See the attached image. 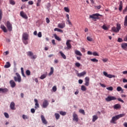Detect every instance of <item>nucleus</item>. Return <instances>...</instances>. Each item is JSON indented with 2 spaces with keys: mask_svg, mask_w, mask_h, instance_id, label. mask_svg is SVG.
I'll list each match as a JSON object with an SVG mask.
<instances>
[{
  "mask_svg": "<svg viewBox=\"0 0 127 127\" xmlns=\"http://www.w3.org/2000/svg\"><path fill=\"white\" fill-rule=\"evenodd\" d=\"M125 116L126 114H122L114 116L113 117H112V119H111L110 123L111 124H117L116 122H117L118 120L120 119V118H123V117H125Z\"/></svg>",
  "mask_w": 127,
  "mask_h": 127,
  "instance_id": "f257e3e1",
  "label": "nucleus"
},
{
  "mask_svg": "<svg viewBox=\"0 0 127 127\" xmlns=\"http://www.w3.org/2000/svg\"><path fill=\"white\" fill-rule=\"evenodd\" d=\"M100 16H102V15L99 13H95L89 16L90 18H92L94 21H97V19H100L101 18Z\"/></svg>",
  "mask_w": 127,
  "mask_h": 127,
  "instance_id": "f03ea898",
  "label": "nucleus"
},
{
  "mask_svg": "<svg viewBox=\"0 0 127 127\" xmlns=\"http://www.w3.org/2000/svg\"><path fill=\"white\" fill-rule=\"evenodd\" d=\"M121 28H122V27H121V24L118 23L117 24V27H113L112 28V30L114 32H119L120 30H121Z\"/></svg>",
  "mask_w": 127,
  "mask_h": 127,
  "instance_id": "7ed1b4c3",
  "label": "nucleus"
},
{
  "mask_svg": "<svg viewBox=\"0 0 127 127\" xmlns=\"http://www.w3.org/2000/svg\"><path fill=\"white\" fill-rule=\"evenodd\" d=\"M27 55L28 56L31 57V59H36L37 58V55H33V53L31 51H29L27 53Z\"/></svg>",
  "mask_w": 127,
  "mask_h": 127,
  "instance_id": "20e7f679",
  "label": "nucleus"
},
{
  "mask_svg": "<svg viewBox=\"0 0 127 127\" xmlns=\"http://www.w3.org/2000/svg\"><path fill=\"white\" fill-rule=\"evenodd\" d=\"M16 75L17 77H16V76L14 77V81L15 82H19V83H20V82H21V77H20V75L17 72L16 73Z\"/></svg>",
  "mask_w": 127,
  "mask_h": 127,
  "instance_id": "39448f33",
  "label": "nucleus"
},
{
  "mask_svg": "<svg viewBox=\"0 0 127 127\" xmlns=\"http://www.w3.org/2000/svg\"><path fill=\"white\" fill-rule=\"evenodd\" d=\"M6 26L7 29L9 30V31H11V30H12V25L10 23V22H9V21H7L6 22Z\"/></svg>",
  "mask_w": 127,
  "mask_h": 127,
  "instance_id": "423d86ee",
  "label": "nucleus"
},
{
  "mask_svg": "<svg viewBox=\"0 0 127 127\" xmlns=\"http://www.w3.org/2000/svg\"><path fill=\"white\" fill-rule=\"evenodd\" d=\"M105 100L106 102H111V101H115V100H117V98L114 96H108Z\"/></svg>",
  "mask_w": 127,
  "mask_h": 127,
  "instance_id": "0eeeda50",
  "label": "nucleus"
},
{
  "mask_svg": "<svg viewBox=\"0 0 127 127\" xmlns=\"http://www.w3.org/2000/svg\"><path fill=\"white\" fill-rule=\"evenodd\" d=\"M73 119L72 120L76 123L79 122V118H78V115L76 113L74 112L72 115Z\"/></svg>",
  "mask_w": 127,
  "mask_h": 127,
  "instance_id": "6e6552de",
  "label": "nucleus"
},
{
  "mask_svg": "<svg viewBox=\"0 0 127 127\" xmlns=\"http://www.w3.org/2000/svg\"><path fill=\"white\" fill-rule=\"evenodd\" d=\"M71 40H67L66 42V45L67 46V49L68 50H70L72 48V45H71V44L70 42H71Z\"/></svg>",
  "mask_w": 127,
  "mask_h": 127,
  "instance_id": "1a4fd4ad",
  "label": "nucleus"
},
{
  "mask_svg": "<svg viewBox=\"0 0 127 127\" xmlns=\"http://www.w3.org/2000/svg\"><path fill=\"white\" fill-rule=\"evenodd\" d=\"M85 86H86L88 87L89 85H90V78L89 77L86 76L85 78V83H84Z\"/></svg>",
  "mask_w": 127,
  "mask_h": 127,
  "instance_id": "9d476101",
  "label": "nucleus"
},
{
  "mask_svg": "<svg viewBox=\"0 0 127 127\" xmlns=\"http://www.w3.org/2000/svg\"><path fill=\"white\" fill-rule=\"evenodd\" d=\"M103 75L105 76V77H107V78H115V76L112 74H109L106 71H103Z\"/></svg>",
  "mask_w": 127,
  "mask_h": 127,
  "instance_id": "9b49d317",
  "label": "nucleus"
},
{
  "mask_svg": "<svg viewBox=\"0 0 127 127\" xmlns=\"http://www.w3.org/2000/svg\"><path fill=\"white\" fill-rule=\"evenodd\" d=\"M77 77H84L85 75H87V72L84 70L81 73H78V71H77Z\"/></svg>",
  "mask_w": 127,
  "mask_h": 127,
  "instance_id": "f8f14e48",
  "label": "nucleus"
},
{
  "mask_svg": "<svg viewBox=\"0 0 127 127\" xmlns=\"http://www.w3.org/2000/svg\"><path fill=\"white\" fill-rule=\"evenodd\" d=\"M48 105H49V103H48V101L45 100L44 102H43V105L42 107L44 109L47 108L48 107Z\"/></svg>",
  "mask_w": 127,
  "mask_h": 127,
  "instance_id": "ddd939ff",
  "label": "nucleus"
},
{
  "mask_svg": "<svg viewBox=\"0 0 127 127\" xmlns=\"http://www.w3.org/2000/svg\"><path fill=\"white\" fill-rule=\"evenodd\" d=\"M41 121L44 124V125H47L48 124V122H47V121H46V119H45V117H44V116L41 115Z\"/></svg>",
  "mask_w": 127,
  "mask_h": 127,
  "instance_id": "4468645a",
  "label": "nucleus"
},
{
  "mask_svg": "<svg viewBox=\"0 0 127 127\" xmlns=\"http://www.w3.org/2000/svg\"><path fill=\"white\" fill-rule=\"evenodd\" d=\"M22 40H28V34L24 33L22 35Z\"/></svg>",
  "mask_w": 127,
  "mask_h": 127,
  "instance_id": "2eb2a0df",
  "label": "nucleus"
},
{
  "mask_svg": "<svg viewBox=\"0 0 127 127\" xmlns=\"http://www.w3.org/2000/svg\"><path fill=\"white\" fill-rule=\"evenodd\" d=\"M65 26H66V25H65V23H59L58 25V27H59V28L63 29L64 28V27H65Z\"/></svg>",
  "mask_w": 127,
  "mask_h": 127,
  "instance_id": "dca6fc26",
  "label": "nucleus"
},
{
  "mask_svg": "<svg viewBox=\"0 0 127 127\" xmlns=\"http://www.w3.org/2000/svg\"><path fill=\"white\" fill-rule=\"evenodd\" d=\"M20 14L21 16H22V17H23V18H25V19H27V18H28L27 15H26L23 11H21L20 13Z\"/></svg>",
  "mask_w": 127,
  "mask_h": 127,
  "instance_id": "f3484780",
  "label": "nucleus"
},
{
  "mask_svg": "<svg viewBox=\"0 0 127 127\" xmlns=\"http://www.w3.org/2000/svg\"><path fill=\"white\" fill-rule=\"evenodd\" d=\"M9 83L10 84L11 88H14V87L16 86V84L15 83V82H14V81H13V80H10L9 81Z\"/></svg>",
  "mask_w": 127,
  "mask_h": 127,
  "instance_id": "a211bd4d",
  "label": "nucleus"
},
{
  "mask_svg": "<svg viewBox=\"0 0 127 127\" xmlns=\"http://www.w3.org/2000/svg\"><path fill=\"white\" fill-rule=\"evenodd\" d=\"M121 47L124 50H127V43H123L121 44Z\"/></svg>",
  "mask_w": 127,
  "mask_h": 127,
  "instance_id": "6ab92c4d",
  "label": "nucleus"
},
{
  "mask_svg": "<svg viewBox=\"0 0 127 127\" xmlns=\"http://www.w3.org/2000/svg\"><path fill=\"white\" fill-rule=\"evenodd\" d=\"M10 108L11 110H15V104L14 102H12L10 104Z\"/></svg>",
  "mask_w": 127,
  "mask_h": 127,
  "instance_id": "aec40b11",
  "label": "nucleus"
},
{
  "mask_svg": "<svg viewBox=\"0 0 127 127\" xmlns=\"http://www.w3.org/2000/svg\"><path fill=\"white\" fill-rule=\"evenodd\" d=\"M34 102L35 103V109H38V108H39V104H38V100H37V99H35Z\"/></svg>",
  "mask_w": 127,
  "mask_h": 127,
  "instance_id": "412c9836",
  "label": "nucleus"
},
{
  "mask_svg": "<svg viewBox=\"0 0 127 127\" xmlns=\"http://www.w3.org/2000/svg\"><path fill=\"white\" fill-rule=\"evenodd\" d=\"M113 108L115 110H119V109H121L122 108V106L119 104H115L114 105Z\"/></svg>",
  "mask_w": 127,
  "mask_h": 127,
  "instance_id": "4be33fe9",
  "label": "nucleus"
},
{
  "mask_svg": "<svg viewBox=\"0 0 127 127\" xmlns=\"http://www.w3.org/2000/svg\"><path fill=\"white\" fill-rule=\"evenodd\" d=\"M0 28L2 29V30H3L4 32L5 33L7 32V29H6L5 26H4L3 25H0Z\"/></svg>",
  "mask_w": 127,
  "mask_h": 127,
  "instance_id": "5701e85b",
  "label": "nucleus"
},
{
  "mask_svg": "<svg viewBox=\"0 0 127 127\" xmlns=\"http://www.w3.org/2000/svg\"><path fill=\"white\" fill-rule=\"evenodd\" d=\"M119 9L120 11H122V10H123V1H120V2Z\"/></svg>",
  "mask_w": 127,
  "mask_h": 127,
  "instance_id": "b1692460",
  "label": "nucleus"
},
{
  "mask_svg": "<svg viewBox=\"0 0 127 127\" xmlns=\"http://www.w3.org/2000/svg\"><path fill=\"white\" fill-rule=\"evenodd\" d=\"M92 122L93 123H95V122H96L97 121V120H98V116L97 115H94L93 117H92Z\"/></svg>",
  "mask_w": 127,
  "mask_h": 127,
  "instance_id": "393cba45",
  "label": "nucleus"
},
{
  "mask_svg": "<svg viewBox=\"0 0 127 127\" xmlns=\"http://www.w3.org/2000/svg\"><path fill=\"white\" fill-rule=\"evenodd\" d=\"M8 91L7 88H0V93H6Z\"/></svg>",
  "mask_w": 127,
  "mask_h": 127,
  "instance_id": "a878e982",
  "label": "nucleus"
},
{
  "mask_svg": "<svg viewBox=\"0 0 127 127\" xmlns=\"http://www.w3.org/2000/svg\"><path fill=\"white\" fill-rule=\"evenodd\" d=\"M46 77H47V72H46L45 74L42 75L40 76V79H41V80H43V79H45Z\"/></svg>",
  "mask_w": 127,
  "mask_h": 127,
  "instance_id": "bb28decb",
  "label": "nucleus"
},
{
  "mask_svg": "<svg viewBox=\"0 0 127 127\" xmlns=\"http://www.w3.org/2000/svg\"><path fill=\"white\" fill-rule=\"evenodd\" d=\"M54 36L57 40L58 41H61V38L60 37H58L56 34H54Z\"/></svg>",
  "mask_w": 127,
  "mask_h": 127,
  "instance_id": "cd10ccee",
  "label": "nucleus"
},
{
  "mask_svg": "<svg viewBox=\"0 0 127 127\" xmlns=\"http://www.w3.org/2000/svg\"><path fill=\"white\" fill-rule=\"evenodd\" d=\"M60 54H61L62 57L64 59H66L67 58L66 57V56L64 54V53H63V52L62 51H60Z\"/></svg>",
  "mask_w": 127,
  "mask_h": 127,
  "instance_id": "c85d7f7f",
  "label": "nucleus"
},
{
  "mask_svg": "<svg viewBox=\"0 0 127 127\" xmlns=\"http://www.w3.org/2000/svg\"><path fill=\"white\" fill-rule=\"evenodd\" d=\"M75 54L78 56H82V53H81L80 51L76 50L75 51Z\"/></svg>",
  "mask_w": 127,
  "mask_h": 127,
  "instance_id": "c756f323",
  "label": "nucleus"
},
{
  "mask_svg": "<svg viewBox=\"0 0 127 127\" xmlns=\"http://www.w3.org/2000/svg\"><path fill=\"white\" fill-rule=\"evenodd\" d=\"M54 72V68H53V67H51V71L49 73V76H51V75L53 74Z\"/></svg>",
  "mask_w": 127,
  "mask_h": 127,
  "instance_id": "7c9ffc66",
  "label": "nucleus"
},
{
  "mask_svg": "<svg viewBox=\"0 0 127 127\" xmlns=\"http://www.w3.org/2000/svg\"><path fill=\"white\" fill-rule=\"evenodd\" d=\"M4 67L5 68H9V67H10V64L9 62H7L6 64L4 65Z\"/></svg>",
  "mask_w": 127,
  "mask_h": 127,
  "instance_id": "2f4dec72",
  "label": "nucleus"
},
{
  "mask_svg": "<svg viewBox=\"0 0 127 127\" xmlns=\"http://www.w3.org/2000/svg\"><path fill=\"white\" fill-rule=\"evenodd\" d=\"M124 26H125V27H127V15L125 17L124 21Z\"/></svg>",
  "mask_w": 127,
  "mask_h": 127,
  "instance_id": "473e14b6",
  "label": "nucleus"
},
{
  "mask_svg": "<svg viewBox=\"0 0 127 127\" xmlns=\"http://www.w3.org/2000/svg\"><path fill=\"white\" fill-rule=\"evenodd\" d=\"M54 31H58V32H63V30L58 28H56L54 29Z\"/></svg>",
  "mask_w": 127,
  "mask_h": 127,
  "instance_id": "72a5a7b5",
  "label": "nucleus"
},
{
  "mask_svg": "<svg viewBox=\"0 0 127 127\" xmlns=\"http://www.w3.org/2000/svg\"><path fill=\"white\" fill-rule=\"evenodd\" d=\"M81 90L85 92L87 90V88H86V86H85L84 85H82L81 87Z\"/></svg>",
  "mask_w": 127,
  "mask_h": 127,
  "instance_id": "f704fd0d",
  "label": "nucleus"
},
{
  "mask_svg": "<svg viewBox=\"0 0 127 127\" xmlns=\"http://www.w3.org/2000/svg\"><path fill=\"white\" fill-rule=\"evenodd\" d=\"M79 113H80V114H82V115H83L84 116H85V110H83V109H80L79 110Z\"/></svg>",
  "mask_w": 127,
  "mask_h": 127,
  "instance_id": "c9c22d12",
  "label": "nucleus"
},
{
  "mask_svg": "<svg viewBox=\"0 0 127 127\" xmlns=\"http://www.w3.org/2000/svg\"><path fill=\"white\" fill-rule=\"evenodd\" d=\"M55 116L56 117V120H59L60 118V115H59V114L55 113Z\"/></svg>",
  "mask_w": 127,
  "mask_h": 127,
  "instance_id": "e433bc0d",
  "label": "nucleus"
},
{
  "mask_svg": "<svg viewBox=\"0 0 127 127\" xmlns=\"http://www.w3.org/2000/svg\"><path fill=\"white\" fill-rule=\"evenodd\" d=\"M9 3L10 4H12V5H14V4H15V2L13 0H10Z\"/></svg>",
  "mask_w": 127,
  "mask_h": 127,
  "instance_id": "4c0bfd02",
  "label": "nucleus"
},
{
  "mask_svg": "<svg viewBox=\"0 0 127 127\" xmlns=\"http://www.w3.org/2000/svg\"><path fill=\"white\" fill-rule=\"evenodd\" d=\"M2 18V10L1 9H0V21L1 20V19Z\"/></svg>",
  "mask_w": 127,
  "mask_h": 127,
  "instance_id": "58836bf2",
  "label": "nucleus"
},
{
  "mask_svg": "<svg viewBox=\"0 0 127 127\" xmlns=\"http://www.w3.org/2000/svg\"><path fill=\"white\" fill-rule=\"evenodd\" d=\"M75 66L76 67H77V68H79V67H80L81 66V64H80L79 63H76L75 64Z\"/></svg>",
  "mask_w": 127,
  "mask_h": 127,
  "instance_id": "ea45409f",
  "label": "nucleus"
},
{
  "mask_svg": "<svg viewBox=\"0 0 127 127\" xmlns=\"http://www.w3.org/2000/svg\"><path fill=\"white\" fill-rule=\"evenodd\" d=\"M64 10H65V11H66V12H70V10H69V8H68L67 7H64Z\"/></svg>",
  "mask_w": 127,
  "mask_h": 127,
  "instance_id": "a19ab883",
  "label": "nucleus"
},
{
  "mask_svg": "<svg viewBox=\"0 0 127 127\" xmlns=\"http://www.w3.org/2000/svg\"><path fill=\"white\" fill-rule=\"evenodd\" d=\"M106 89L107 90H108V91H113V90H114V88H113L112 86L107 87Z\"/></svg>",
  "mask_w": 127,
  "mask_h": 127,
  "instance_id": "79ce46f5",
  "label": "nucleus"
},
{
  "mask_svg": "<svg viewBox=\"0 0 127 127\" xmlns=\"http://www.w3.org/2000/svg\"><path fill=\"white\" fill-rule=\"evenodd\" d=\"M90 61H92V62H98V60L96 59H90Z\"/></svg>",
  "mask_w": 127,
  "mask_h": 127,
  "instance_id": "37998d69",
  "label": "nucleus"
},
{
  "mask_svg": "<svg viewBox=\"0 0 127 127\" xmlns=\"http://www.w3.org/2000/svg\"><path fill=\"white\" fill-rule=\"evenodd\" d=\"M60 115L62 116H66V112H63V111H61L60 112Z\"/></svg>",
  "mask_w": 127,
  "mask_h": 127,
  "instance_id": "c03bdc74",
  "label": "nucleus"
},
{
  "mask_svg": "<svg viewBox=\"0 0 127 127\" xmlns=\"http://www.w3.org/2000/svg\"><path fill=\"white\" fill-rule=\"evenodd\" d=\"M122 90H123V88H122V87L120 86H118L117 88V90L118 91V92H121V91H122Z\"/></svg>",
  "mask_w": 127,
  "mask_h": 127,
  "instance_id": "a18cd8bd",
  "label": "nucleus"
},
{
  "mask_svg": "<svg viewBox=\"0 0 127 127\" xmlns=\"http://www.w3.org/2000/svg\"><path fill=\"white\" fill-rule=\"evenodd\" d=\"M102 28L104 30H108V27L106 25H103Z\"/></svg>",
  "mask_w": 127,
  "mask_h": 127,
  "instance_id": "49530a36",
  "label": "nucleus"
},
{
  "mask_svg": "<svg viewBox=\"0 0 127 127\" xmlns=\"http://www.w3.org/2000/svg\"><path fill=\"white\" fill-rule=\"evenodd\" d=\"M30 73H31L30 70H27L26 71V75H27V76L30 75Z\"/></svg>",
  "mask_w": 127,
  "mask_h": 127,
  "instance_id": "de8ad7c7",
  "label": "nucleus"
},
{
  "mask_svg": "<svg viewBox=\"0 0 127 127\" xmlns=\"http://www.w3.org/2000/svg\"><path fill=\"white\" fill-rule=\"evenodd\" d=\"M38 37H39V38H41L42 37V33H41V32H39L38 34Z\"/></svg>",
  "mask_w": 127,
  "mask_h": 127,
  "instance_id": "09e8293b",
  "label": "nucleus"
},
{
  "mask_svg": "<svg viewBox=\"0 0 127 127\" xmlns=\"http://www.w3.org/2000/svg\"><path fill=\"white\" fill-rule=\"evenodd\" d=\"M40 2H41V0H38L36 4L37 6H39V5H40Z\"/></svg>",
  "mask_w": 127,
  "mask_h": 127,
  "instance_id": "8fccbe9b",
  "label": "nucleus"
},
{
  "mask_svg": "<svg viewBox=\"0 0 127 127\" xmlns=\"http://www.w3.org/2000/svg\"><path fill=\"white\" fill-rule=\"evenodd\" d=\"M23 42L25 45H26V44H28V41H27V40H23Z\"/></svg>",
  "mask_w": 127,
  "mask_h": 127,
  "instance_id": "3c124183",
  "label": "nucleus"
},
{
  "mask_svg": "<svg viewBox=\"0 0 127 127\" xmlns=\"http://www.w3.org/2000/svg\"><path fill=\"white\" fill-rule=\"evenodd\" d=\"M4 116H5V118H6L7 119H8L9 118V115H8V114H7V113H4Z\"/></svg>",
  "mask_w": 127,
  "mask_h": 127,
  "instance_id": "603ef678",
  "label": "nucleus"
},
{
  "mask_svg": "<svg viewBox=\"0 0 127 127\" xmlns=\"http://www.w3.org/2000/svg\"><path fill=\"white\" fill-rule=\"evenodd\" d=\"M22 118L23 120H28V118L26 116V115H23Z\"/></svg>",
  "mask_w": 127,
  "mask_h": 127,
  "instance_id": "864d4df0",
  "label": "nucleus"
},
{
  "mask_svg": "<svg viewBox=\"0 0 127 127\" xmlns=\"http://www.w3.org/2000/svg\"><path fill=\"white\" fill-rule=\"evenodd\" d=\"M87 39L88 41H93V39L90 37H87Z\"/></svg>",
  "mask_w": 127,
  "mask_h": 127,
  "instance_id": "5fc2aeb1",
  "label": "nucleus"
},
{
  "mask_svg": "<svg viewBox=\"0 0 127 127\" xmlns=\"http://www.w3.org/2000/svg\"><path fill=\"white\" fill-rule=\"evenodd\" d=\"M53 91H54V92H56V91H57V87H56V86H54L53 87Z\"/></svg>",
  "mask_w": 127,
  "mask_h": 127,
  "instance_id": "6e6d98bb",
  "label": "nucleus"
},
{
  "mask_svg": "<svg viewBox=\"0 0 127 127\" xmlns=\"http://www.w3.org/2000/svg\"><path fill=\"white\" fill-rule=\"evenodd\" d=\"M92 55L93 56H99V54H98L96 52H93Z\"/></svg>",
  "mask_w": 127,
  "mask_h": 127,
  "instance_id": "4d7b16f0",
  "label": "nucleus"
},
{
  "mask_svg": "<svg viewBox=\"0 0 127 127\" xmlns=\"http://www.w3.org/2000/svg\"><path fill=\"white\" fill-rule=\"evenodd\" d=\"M28 3L30 5H32V4H33L34 2H33V1H28Z\"/></svg>",
  "mask_w": 127,
  "mask_h": 127,
  "instance_id": "13d9d810",
  "label": "nucleus"
},
{
  "mask_svg": "<svg viewBox=\"0 0 127 127\" xmlns=\"http://www.w3.org/2000/svg\"><path fill=\"white\" fill-rule=\"evenodd\" d=\"M123 39L121 38H119L118 39V42H123Z\"/></svg>",
  "mask_w": 127,
  "mask_h": 127,
  "instance_id": "bf43d9fd",
  "label": "nucleus"
},
{
  "mask_svg": "<svg viewBox=\"0 0 127 127\" xmlns=\"http://www.w3.org/2000/svg\"><path fill=\"white\" fill-rule=\"evenodd\" d=\"M31 112L32 113V114H34L35 113V110L33 108H32L31 109Z\"/></svg>",
  "mask_w": 127,
  "mask_h": 127,
  "instance_id": "052dcab7",
  "label": "nucleus"
},
{
  "mask_svg": "<svg viewBox=\"0 0 127 127\" xmlns=\"http://www.w3.org/2000/svg\"><path fill=\"white\" fill-rule=\"evenodd\" d=\"M127 11V6L123 10V13L125 14Z\"/></svg>",
  "mask_w": 127,
  "mask_h": 127,
  "instance_id": "680f3d73",
  "label": "nucleus"
},
{
  "mask_svg": "<svg viewBox=\"0 0 127 127\" xmlns=\"http://www.w3.org/2000/svg\"><path fill=\"white\" fill-rule=\"evenodd\" d=\"M118 100L119 102H121V103H125V101H124V100H123L121 98H118Z\"/></svg>",
  "mask_w": 127,
  "mask_h": 127,
  "instance_id": "e2e57ef3",
  "label": "nucleus"
},
{
  "mask_svg": "<svg viewBox=\"0 0 127 127\" xmlns=\"http://www.w3.org/2000/svg\"><path fill=\"white\" fill-rule=\"evenodd\" d=\"M50 6H51V4L50 3H48L47 5V8H49Z\"/></svg>",
  "mask_w": 127,
  "mask_h": 127,
  "instance_id": "0e129e2a",
  "label": "nucleus"
},
{
  "mask_svg": "<svg viewBox=\"0 0 127 127\" xmlns=\"http://www.w3.org/2000/svg\"><path fill=\"white\" fill-rule=\"evenodd\" d=\"M67 22H68L69 25H71L72 26V23H71V21H70V20H67Z\"/></svg>",
  "mask_w": 127,
  "mask_h": 127,
  "instance_id": "69168bd1",
  "label": "nucleus"
},
{
  "mask_svg": "<svg viewBox=\"0 0 127 127\" xmlns=\"http://www.w3.org/2000/svg\"><path fill=\"white\" fill-rule=\"evenodd\" d=\"M78 83H79V84H82V83H83V80H82V79H79V80H78Z\"/></svg>",
  "mask_w": 127,
  "mask_h": 127,
  "instance_id": "338daca9",
  "label": "nucleus"
},
{
  "mask_svg": "<svg viewBox=\"0 0 127 127\" xmlns=\"http://www.w3.org/2000/svg\"><path fill=\"white\" fill-rule=\"evenodd\" d=\"M124 41H126V42H127V36H126L124 39Z\"/></svg>",
  "mask_w": 127,
  "mask_h": 127,
  "instance_id": "774afa93",
  "label": "nucleus"
}]
</instances>
